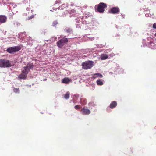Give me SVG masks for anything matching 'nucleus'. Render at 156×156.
<instances>
[{
    "instance_id": "4be33fe9",
    "label": "nucleus",
    "mask_w": 156,
    "mask_h": 156,
    "mask_svg": "<svg viewBox=\"0 0 156 156\" xmlns=\"http://www.w3.org/2000/svg\"><path fill=\"white\" fill-rule=\"evenodd\" d=\"M58 23H56V22H54L53 23V25H55L56 24Z\"/></svg>"
},
{
    "instance_id": "2eb2a0df",
    "label": "nucleus",
    "mask_w": 156,
    "mask_h": 156,
    "mask_svg": "<svg viewBox=\"0 0 156 156\" xmlns=\"http://www.w3.org/2000/svg\"><path fill=\"white\" fill-rule=\"evenodd\" d=\"M97 84L98 85H102L103 84V83L101 80H98L97 81Z\"/></svg>"
},
{
    "instance_id": "aec40b11",
    "label": "nucleus",
    "mask_w": 156,
    "mask_h": 156,
    "mask_svg": "<svg viewBox=\"0 0 156 156\" xmlns=\"http://www.w3.org/2000/svg\"><path fill=\"white\" fill-rule=\"evenodd\" d=\"M34 17V15H32L30 17H29L28 18V20H30L31 19H32Z\"/></svg>"
},
{
    "instance_id": "20e7f679",
    "label": "nucleus",
    "mask_w": 156,
    "mask_h": 156,
    "mask_svg": "<svg viewBox=\"0 0 156 156\" xmlns=\"http://www.w3.org/2000/svg\"><path fill=\"white\" fill-rule=\"evenodd\" d=\"M9 61L7 59H0V67L1 68L9 67L11 66Z\"/></svg>"
},
{
    "instance_id": "f8f14e48",
    "label": "nucleus",
    "mask_w": 156,
    "mask_h": 156,
    "mask_svg": "<svg viewBox=\"0 0 156 156\" xmlns=\"http://www.w3.org/2000/svg\"><path fill=\"white\" fill-rule=\"evenodd\" d=\"M108 55L107 54H104L101 56V59L102 60H105L108 58Z\"/></svg>"
},
{
    "instance_id": "0eeeda50",
    "label": "nucleus",
    "mask_w": 156,
    "mask_h": 156,
    "mask_svg": "<svg viewBox=\"0 0 156 156\" xmlns=\"http://www.w3.org/2000/svg\"><path fill=\"white\" fill-rule=\"evenodd\" d=\"M120 9L117 7H113L110 9V13L113 14H118L119 13Z\"/></svg>"
},
{
    "instance_id": "4468645a",
    "label": "nucleus",
    "mask_w": 156,
    "mask_h": 156,
    "mask_svg": "<svg viewBox=\"0 0 156 156\" xmlns=\"http://www.w3.org/2000/svg\"><path fill=\"white\" fill-rule=\"evenodd\" d=\"M80 102L83 105H85L87 103L86 99L84 98L81 99L80 100Z\"/></svg>"
},
{
    "instance_id": "9d476101",
    "label": "nucleus",
    "mask_w": 156,
    "mask_h": 156,
    "mask_svg": "<svg viewBox=\"0 0 156 156\" xmlns=\"http://www.w3.org/2000/svg\"><path fill=\"white\" fill-rule=\"evenodd\" d=\"M117 105V102L115 101H113L111 102L110 104L109 107L111 109H113Z\"/></svg>"
},
{
    "instance_id": "5701e85b",
    "label": "nucleus",
    "mask_w": 156,
    "mask_h": 156,
    "mask_svg": "<svg viewBox=\"0 0 156 156\" xmlns=\"http://www.w3.org/2000/svg\"><path fill=\"white\" fill-rule=\"evenodd\" d=\"M94 76L93 77V78L94 79H95L96 77H98V76Z\"/></svg>"
},
{
    "instance_id": "bb28decb",
    "label": "nucleus",
    "mask_w": 156,
    "mask_h": 156,
    "mask_svg": "<svg viewBox=\"0 0 156 156\" xmlns=\"http://www.w3.org/2000/svg\"><path fill=\"white\" fill-rule=\"evenodd\" d=\"M155 129H156V126H155Z\"/></svg>"
},
{
    "instance_id": "423d86ee",
    "label": "nucleus",
    "mask_w": 156,
    "mask_h": 156,
    "mask_svg": "<svg viewBox=\"0 0 156 156\" xmlns=\"http://www.w3.org/2000/svg\"><path fill=\"white\" fill-rule=\"evenodd\" d=\"M22 47L20 46H16L9 47L7 49L6 51L9 53H12L19 51L21 49Z\"/></svg>"
},
{
    "instance_id": "f257e3e1",
    "label": "nucleus",
    "mask_w": 156,
    "mask_h": 156,
    "mask_svg": "<svg viewBox=\"0 0 156 156\" xmlns=\"http://www.w3.org/2000/svg\"><path fill=\"white\" fill-rule=\"evenodd\" d=\"M34 66L33 65H27L23 68L21 73L19 76V78L20 79H25L30 69L33 68Z\"/></svg>"
},
{
    "instance_id": "ddd939ff",
    "label": "nucleus",
    "mask_w": 156,
    "mask_h": 156,
    "mask_svg": "<svg viewBox=\"0 0 156 156\" xmlns=\"http://www.w3.org/2000/svg\"><path fill=\"white\" fill-rule=\"evenodd\" d=\"M69 92H67L64 95V97L66 99H67L69 98Z\"/></svg>"
},
{
    "instance_id": "a878e982",
    "label": "nucleus",
    "mask_w": 156,
    "mask_h": 156,
    "mask_svg": "<svg viewBox=\"0 0 156 156\" xmlns=\"http://www.w3.org/2000/svg\"><path fill=\"white\" fill-rule=\"evenodd\" d=\"M113 54V56H114V55H114V54Z\"/></svg>"
},
{
    "instance_id": "39448f33",
    "label": "nucleus",
    "mask_w": 156,
    "mask_h": 156,
    "mask_svg": "<svg viewBox=\"0 0 156 156\" xmlns=\"http://www.w3.org/2000/svg\"><path fill=\"white\" fill-rule=\"evenodd\" d=\"M68 41V40L67 38L63 37L57 42V44L58 47L61 48L66 44Z\"/></svg>"
},
{
    "instance_id": "a211bd4d",
    "label": "nucleus",
    "mask_w": 156,
    "mask_h": 156,
    "mask_svg": "<svg viewBox=\"0 0 156 156\" xmlns=\"http://www.w3.org/2000/svg\"><path fill=\"white\" fill-rule=\"evenodd\" d=\"M93 76H98V77L102 78L103 77V76L102 74H100L99 73H96L93 75Z\"/></svg>"
},
{
    "instance_id": "dca6fc26",
    "label": "nucleus",
    "mask_w": 156,
    "mask_h": 156,
    "mask_svg": "<svg viewBox=\"0 0 156 156\" xmlns=\"http://www.w3.org/2000/svg\"><path fill=\"white\" fill-rule=\"evenodd\" d=\"M66 31L68 33L70 34L72 32V30L71 28H68L67 29H66Z\"/></svg>"
},
{
    "instance_id": "6ab92c4d",
    "label": "nucleus",
    "mask_w": 156,
    "mask_h": 156,
    "mask_svg": "<svg viewBox=\"0 0 156 156\" xmlns=\"http://www.w3.org/2000/svg\"><path fill=\"white\" fill-rule=\"evenodd\" d=\"M81 108V106L80 105H75L74 108L76 110L79 109Z\"/></svg>"
},
{
    "instance_id": "f03ea898",
    "label": "nucleus",
    "mask_w": 156,
    "mask_h": 156,
    "mask_svg": "<svg viewBox=\"0 0 156 156\" xmlns=\"http://www.w3.org/2000/svg\"><path fill=\"white\" fill-rule=\"evenodd\" d=\"M107 5L102 2H101L95 6V9L96 12L100 13H103L105 11V8H107Z\"/></svg>"
},
{
    "instance_id": "9b49d317",
    "label": "nucleus",
    "mask_w": 156,
    "mask_h": 156,
    "mask_svg": "<svg viewBox=\"0 0 156 156\" xmlns=\"http://www.w3.org/2000/svg\"><path fill=\"white\" fill-rule=\"evenodd\" d=\"M71 80L68 78L65 77L62 80V82L64 83H69Z\"/></svg>"
},
{
    "instance_id": "1a4fd4ad",
    "label": "nucleus",
    "mask_w": 156,
    "mask_h": 156,
    "mask_svg": "<svg viewBox=\"0 0 156 156\" xmlns=\"http://www.w3.org/2000/svg\"><path fill=\"white\" fill-rule=\"evenodd\" d=\"M7 17L5 16L0 15V22L2 23L6 22Z\"/></svg>"
},
{
    "instance_id": "7ed1b4c3",
    "label": "nucleus",
    "mask_w": 156,
    "mask_h": 156,
    "mask_svg": "<svg viewBox=\"0 0 156 156\" xmlns=\"http://www.w3.org/2000/svg\"><path fill=\"white\" fill-rule=\"evenodd\" d=\"M93 66L94 62L90 60L85 61L82 64V69L85 70L90 69Z\"/></svg>"
},
{
    "instance_id": "6e6552de",
    "label": "nucleus",
    "mask_w": 156,
    "mask_h": 156,
    "mask_svg": "<svg viewBox=\"0 0 156 156\" xmlns=\"http://www.w3.org/2000/svg\"><path fill=\"white\" fill-rule=\"evenodd\" d=\"M82 114L83 115H88L90 113V111L89 109L86 108H82L81 110Z\"/></svg>"
},
{
    "instance_id": "393cba45",
    "label": "nucleus",
    "mask_w": 156,
    "mask_h": 156,
    "mask_svg": "<svg viewBox=\"0 0 156 156\" xmlns=\"http://www.w3.org/2000/svg\"><path fill=\"white\" fill-rule=\"evenodd\" d=\"M154 36H156V33H155V34H154Z\"/></svg>"
},
{
    "instance_id": "412c9836",
    "label": "nucleus",
    "mask_w": 156,
    "mask_h": 156,
    "mask_svg": "<svg viewBox=\"0 0 156 156\" xmlns=\"http://www.w3.org/2000/svg\"><path fill=\"white\" fill-rule=\"evenodd\" d=\"M153 27L154 29H156V23H154L153 24Z\"/></svg>"
},
{
    "instance_id": "f3484780",
    "label": "nucleus",
    "mask_w": 156,
    "mask_h": 156,
    "mask_svg": "<svg viewBox=\"0 0 156 156\" xmlns=\"http://www.w3.org/2000/svg\"><path fill=\"white\" fill-rule=\"evenodd\" d=\"M20 89L19 88H14L13 89V92L16 93H20Z\"/></svg>"
},
{
    "instance_id": "b1692460",
    "label": "nucleus",
    "mask_w": 156,
    "mask_h": 156,
    "mask_svg": "<svg viewBox=\"0 0 156 156\" xmlns=\"http://www.w3.org/2000/svg\"><path fill=\"white\" fill-rule=\"evenodd\" d=\"M23 33L24 34H25L26 33V32H23Z\"/></svg>"
}]
</instances>
